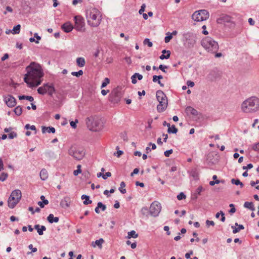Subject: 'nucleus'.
Here are the masks:
<instances>
[{
  "label": "nucleus",
  "instance_id": "56",
  "mask_svg": "<svg viewBox=\"0 0 259 259\" xmlns=\"http://www.w3.org/2000/svg\"><path fill=\"white\" fill-rule=\"evenodd\" d=\"M220 213H221V221L222 222H224L225 221V220H226V218H225V213L222 211H220Z\"/></svg>",
  "mask_w": 259,
  "mask_h": 259
},
{
  "label": "nucleus",
  "instance_id": "3",
  "mask_svg": "<svg viewBox=\"0 0 259 259\" xmlns=\"http://www.w3.org/2000/svg\"><path fill=\"white\" fill-rule=\"evenodd\" d=\"M242 111L246 113H253L259 109V99L256 97H250L241 104Z\"/></svg>",
  "mask_w": 259,
  "mask_h": 259
},
{
  "label": "nucleus",
  "instance_id": "6",
  "mask_svg": "<svg viewBox=\"0 0 259 259\" xmlns=\"http://www.w3.org/2000/svg\"><path fill=\"white\" fill-rule=\"evenodd\" d=\"M22 196L21 192L17 189L13 191L8 200V205L10 208H13L19 202Z\"/></svg>",
  "mask_w": 259,
  "mask_h": 259
},
{
  "label": "nucleus",
  "instance_id": "59",
  "mask_svg": "<svg viewBox=\"0 0 259 259\" xmlns=\"http://www.w3.org/2000/svg\"><path fill=\"white\" fill-rule=\"evenodd\" d=\"M253 167V165L251 163H249L247 165V166H244L243 167V169H250Z\"/></svg>",
  "mask_w": 259,
  "mask_h": 259
},
{
  "label": "nucleus",
  "instance_id": "29",
  "mask_svg": "<svg viewBox=\"0 0 259 259\" xmlns=\"http://www.w3.org/2000/svg\"><path fill=\"white\" fill-rule=\"evenodd\" d=\"M244 206L245 208H248L252 211L255 210V208L254 207V205L252 202H245L244 204Z\"/></svg>",
  "mask_w": 259,
  "mask_h": 259
},
{
  "label": "nucleus",
  "instance_id": "15",
  "mask_svg": "<svg viewBox=\"0 0 259 259\" xmlns=\"http://www.w3.org/2000/svg\"><path fill=\"white\" fill-rule=\"evenodd\" d=\"M62 29L65 32H70L73 29L72 24L70 22H67L61 26Z\"/></svg>",
  "mask_w": 259,
  "mask_h": 259
},
{
  "label": "nucleus",
  "instance_id": "16",
  "mask_svg": "<svg viewBox=\"0 0 259 259\" xmlns=\"http://www.w3.org/2000/svg\"><path fill=\"white\" fill-rule=\"evenodd\" d=\"M104 242V240L103 238H100V239L97 240L95 241L92 242L91 245L94 248H95L97 246L99 247V248L102 249V245Z\"/></svg>",
  "mask_w": 259,
  "mask_h": 259
},
{
  "label": "nucleus",
  "instance_id": "53",
  "mask_svg": "<svg viewBox=\"0 0 259 259\" xmlns=\"http://www.w3.org/2000/svg\"><path fill=\"white\" fill-rule=\"evenodd\" d=\"M167 66H164L163 65H160L159 66V69H160L162 72H165V73L166 72L165 69H167Z\"/></svg>",
  "mask_w": 259,
  "mask_h": 259
},
{
  "label": "nucleus",
  "instance_id": "9",
  "mask_svg": "<svg viewBox=\"0 0 259 259\" xmlns=\"http://www.w3.org/2000/svg\"><path fill=\"white\" fill-rule=\"evenodd\" d=\"M161 210V204L157 201L153 202L149 207L150 214L154 217H157Z\"/></svg>",
  "mask_w": 259,
  "mask_h": 259
},
{
  "label": "nucleus",
  "instance_id": "22",
  "mask_svg": "<svg viewBox=\"0 0 259 259\" xmlns=\"http://www.w3.org/2000/svg\"><path fill=\"white\" fill-rule=\"evenodd\" d=\"M47 220L50 223H58L59 222L58 217H54L53 214H50L47 218Z\"/></svg>",
  "mask_w": 259,
  "mask_h": 259
},
{
  "label": "nucleus",
  "instance_id": "14",
  "mask_svg": "<svg viewBox=\"0 0 259 259\" xmlns=\"http://www.w3.org/2000/svg\"><path fill=\"white\" fill-rule=\"evenodd\" d=\"M4 101L7 105L9 107H13L16 104L15 98L11 95H8L4 97Z\"/></svg>",
  "mask_w": 259,
  "mask_h": 259
},
{
  "label": "nucleus",
  "instance_id": "10",
  "mask_svg": "<svg viewBox=\"0 0 259 259\" xmlns=\"http://www.w3.org/2000/svg\"><path fill=\"white\" fill-rule=\"evenodd\" d=\"M69 155L73 156L74 158L77 160L82 159L85 155L84 150L82 148H76L71 147L69 150Z\"/></svg>",
  "mask_w": 259,
  "mask_h": 259
},
{
  "label": "nucleus",
  "instance_id": "63",
  "mask_svg": "<svg viewBox=\"0 0 259 259\" xmlns=\"http://www.w3.org/2000/svg\"><path fill=\"white\" fill-rule=\"evenodd\" d=\"M202 29H203V31H202V33L205 34V35H207L208 34V31L206 30V27L205 25H203L202 27Z\"/></svg>",
  "mask_w": 259,
  "mask_h": 259
},
{
  "label": "nucleus",
  "instance_id": "58",
  "mask_svg": "<svg viewBox=\"0 0 259 259\" xmlns=\"http://www.w3.org/2000/svg\"><path fill=\"white\" fill-rule=\"evenodd\" d=\"M34 37L36 38L37 40L35 41V42L36 44H38L39 43V41L38 40H39L40 39H41V37L40 36H39L38 34L37 33H35L34 34Z\"/></svg>",
  "mask_w": 259,
  "mask_h": 259
},
{
  "label": "nucleus",
  "instance_id": "24",
  "mask_svg": "<svg viewBox=\"0 0 259 259\" xmlns=\"http://www.w3.org/2000/svg\"><path fill=\"white\" fill-rule=\"evenodd\" d=\"M40 226L39 225H35L34 226V229L37 230V233L39 235H43V231L46 230V228L44 226H41V228H39Z\"/></svg>",
  "mask_w": 259,
  "mask_h": 259
},
{
  "label": "nucleus",
  "instance_id": "8",
  "mask_svg": "<svg viewBox=\"0 0 259 259\" xmlns=\"http://www.w3.org/2000/svg\"><path fill=\"white\" fill-rule=\"evenodd\" d=\"M87 124L90 127V130L95 132L99 131L103 127V125L100 123V121L95 119L92 120L90 118H87Z\"/></svg>",
  "mask_w": 259,
  "mask_h": 259
},
{
  "label": "nucleus",
  "instance_id": "55",
  "mask_svg": "<svg viewBox=\"0 0 259 259\" xmlns=\"http://www.w3.org/2000/svg\"><path fill=\"white\" fill-rule=\"evenodd\" d=\"M172 152H173V151H172V149H170V150H167V151L164 152V155L166 157H169L170 154H171L172 153Z\"/></svg>",
  "mask_w": 259,
  "mask_h": 259
},
{
  "label": "nucleus",
  "instance_id": "28",
  "mask_svg": "<svg viewBox=\"0 0 259 259\" xmlns=\"http://www.w3.org/2000/svg\"><path fill=\"white\" fill-rule=\"evenodd\" d=\"M235 225L238 226L237 228H234L233 226L232 227V228L233 229V233L234 234H236L239 232L241 230L244 229V227L242 225H238L237 223H236Z\"/></svg>",
  "mask_w": 259,
  "mask_h": 259
},
{
  "label": "nucleus",
  "instance_id": "25",
  "mask_svg": "<svg viewBox=\"0 0 259 259\" xmlns=\"http://www.w3.org/2000/svg\"><path fill=\"white\" fill-rule=\"evenodd\" d=\"M76 63L79 67H83L85 65V59L82 57H79L76 59Z\"/></svg>",
  "mask_w": 259,
  "mask_h": 259
},
{
  "label": "nucleus",
  "instance_id": "62",
  "mask_svg": "<svg viewBox=\"0 0 259 259\" xmlns=\"http://www.w3.org/2000/svg\"><path fill=\"white\" fill-rule=\"evenodd\" d=\"M110 91L109 90H102L101 91V94L103 96L106 95L108 93H109Z\"/></svg>",
  "mask_w": 259,
  "mask_h": 259
},
{
  "label": "nucleus",
  "instance_id": "60",
  "mask_svg": "<svg viewBox=\"0 0 259 259\" xmlns=\"http://www.w3.org/2000/svg\"><path fill=\"white\" fill-rule=\"evenodd\" d=\"M124 60L128 64L130 65L132 63V60L130 57H126L124 58Z\"/></svg>",
  "mask_w": 259,
  "mask_h": 259
},
{
  "label": "nucleus",
  "instance_id": "45",
  "mask_svg": "<svg viewBox=\"0 0 259 259\" xmlns=\"http://www.w3.org/2000/svg\"><path fill=\"white\" fill-rule=\"evenodd\" d=\"M144 45H147L149 47H152L153 44L148 38H145L143 41Z\"/></svg>",
  "mask_w": 259,
  "mask_h": 259
},
{
  "label": "nucleus",
  "instance_id": "13",
  "mask_svg": "<svg viewBox=\"0 0 259 259\" xmlns=\"http://www.w3.org/2000/svg\"><path fill=\"white\" fill-rule=\"evenodd\" d=\"M185 38L186 40V46L189 48L193 47L196 43L195 37L191 34H187L185 35Z\"/></svg>",
  "mask_w": 259,
  "mask_h": 259
},
{
  "label": "nucleus",
  "instance_id": "35",
  "mask_svg": "<svg viewBox=\"0 0 259 259\" xmlns=\"http://www.w3.org/2000/svg\"><path fill=\"white\" fill-rule=\"evenodd\" d=\"M20 25H17L14 27L12 30V33L13 34H18L20 32Z\"/></svg>",
  "mask_w": 259,
  "mask_h": 259
},
{
  "label": "nucleus",
  "instance_id": "46",
  "mask_svg": "<svg viewBox=\"0 0 259 259\" xmlns=\"http://www.w3.org/2000/svg\"><path fill=\"white\" fill-rule=\"evenodd\" d=\"M186 195L184 194V193L183 192H181L180 193L179 195H178L177 196V199L179 200H183V199H186Z\"/></svg>",
  "mask_w": 259,
  "mask_h": 259
},
{
  "label": "nucleus",
  "instance_id": "64",
  "mask_svg": "<svg viewBox=\"0 0 259 259\" xmlns=\"http://www.w3.org/2000/svg\"><path fill=\"white\" fill-rule=\"evenodd\" d=\"M113 61V59L112 57L107 58H106V62L108 64H110V63H112Z\"/></svg>",
  "mask_w": 259,
  "mask_h": 259
},
{
  "label": "nucleus",
  "instance_id": "26",
  "mask_svg": "<svg viewBox=\"0 0 259 259\" xmlns=\"http://www.w3.org/2000/svg\"><path fill=\"white\" fill-rule=\"evenodd\" d=\"M167 126L168 127L167 130L168 133L176 134L177 133L178 129L176 127V126L174 125H172L171 126H170V124L168 123Z\"/></svg>",
  "mask_w": 259,
  "mask_h": 259
},
{
  "label": "nucleus",
  "instance_id": "27",
  "mask_svg": "<svg viewBox=\"0 0 259 259\" xmlns=\"http://www.w3.org/2000/svg\"><path fill=\"white\" fill-rule=\"evenodd\" d=\"M37 92L39 94L44 95L47 93V83L38 88Z\"/></svg>",
  "mask_w": 259,
  "mask_h": 259
},
{
  "label": "nucleus",
  "instance_id": "20",
  "mask_svg": "<svg viewBox=\"0 0 259 259\" xmlns=\"http://www.w3.org/2000/svg\"><path fill=\"white\" fill-rule=\"evenodd\" d=\"M55 92V89L52 84L47 83V93L49 95L52 96Z\"/></svg>",
  "mask_w": 259,
  "mask_h": 259
},
{
  "label": "nucleus",
  "instance_id": "51",
  "mask_svg": "<svg viewBox=\"0 0 259 259\" xmlns=\"http://www.w3.org/2000/svg\"><path fill=\"white\" fill-rule=\"evenodd\" d=\"M17 137V134L15 132H11L9 134V138L11 139H12Z\"/></svg>",
  "mask_w": 259,
  "mask_h": 259
},
{
  "label": "nucleus",
  "instance_id": "31",
  "mask_svg": "<svg viewBox=\"0 0 259 259\" xmlns=\"http://www.w3.org/2000/svg\"><path fill=\"white\" fill-rule=\"evenodd\" d=\"M81 199L82 200L85 199L84 201H83V204L85 205H87L89 204L92 203V201L90 200V197L89 196L85 195H82L81 196Z\"/></svg>",
  "mask_w": 259,
  "mask_h": 259
},
{
  "label": "nucleus",
  "instance_id": "18",
  "mask_svg": "<svg viewBox=\"0 0 259 259\" xmlns=\"http://www.w3.org/2000/svg\"><path fill=\"white\" fill-rule=\"evenodd\" d=\"M70 198L68 197H65L64 199L61 201L60 203V205L63 207H68L70 205Z\"/></svg>",
  "mask_w": 259,
  "mask_h": 259
},
{
  "label": "nucleus",
  "instance_id": "34",
  "mask_svg": "<svg viewBox=\"0 0 259 259\" xmlns=\"http://www.w3.org/2000/svg\"><path fill=\"white\" fill-rule=\"evenodd\" d=\"M231 183L233 184H235L236 185H240L241 188H242L243 187V183L241 182L240 180L238 179H233L231 180Z\"/></svg>",
  "mask_w": 259,
  "mask_h": 259
},
{
  "label": "nucleus",
  "instance_id": "38",
  "mask_svg": "<svg viewBox=\"0 0 259 259\" xmlns=\"http://www.w3.org/2000/svg\"><path fill=\"white\" fill-rule=\"evenodd\" d=\"M116 149L117 150V152H116V153H114V155L116 156L117 157L119 158V157H120V156L121 155L123 154V152L122 151L119 150V148L118 146H117L116 147Z\"/></svg>",
  "mask_w": 259,
  "mask_h": 259
},
{
  "label": "nucleus",
  "instance_id": "2",
  "mask_svg": "<svg viewBox=\"0 0 259 259\" xmlns=\"http://www.w3.org/2000/svg\"><path fill=\"white\" fill-rule=\"evenodd\" d=\"M86 18L89 25L96 27L100 24L102 19V15L98 9L91 7L87 10Z\"/></svg>",
  "mask_w": 259,
  "mask_h": 259
},
{
  "label": "nucleus",
  "instance_id": "1",
  "mask_svg": "<svg viewBox=\"0 0 259 259\" xmlns=\"http://www.w3.org/2000/svg\"><path fill=\"white\" fill-rule=\"evenodd\" d=\"M26 73L24 80L30 88L38 86L42 81L44 72L42 66L35 62H32L26 67Z\"/></svg>",
  "mask_w": 259,
  "mask_h": 259
},
{
  "label": "nucleus",
  "instance_id": "40",
  "mask_svg": "<svg viewBox=\"0 0 259 259\" xmlns=\"http://www.w3.org/2000/svg\"><path fill=\"white\" fill-rule=\"evenodd\" d=\"M8 177V175L7 173L3 172L0 176V181L3 182L5 181Z\"/></svg>",
  "mask_w": 259,
  "mask_h": 259
},
{
  "label": "nucleus",
  "instance_id": "42",
  "mask_svg": "<svg viewBox=\"0 0 259 259\" xmlns=\"http://www.w3.org/2000/svg\"><path fill=\"white\" fill-rule=\"evenodd\" d=\"M170 52L169 51H168L167 54L165 55L164 54H162L160 57V59L161 60L164 59H168L170 57Z\"/></svg>",
  "mask_w": 259,
  "mask_h": 259
},
{
  "label": "nucleus",
  "instance_id": "37",
  "mask_svg": "<svg viewBox=\"0 0 259 259\" xmlns=\"http://www.w3.org/2000/svg\"><path fill=\"white\" fill-rule=\"evenodd\" d=\"M14 112L17 115H20L22 113V109L20 106H17L15 108Z\"/></svg>",
  "mask_w": 259,
  "mask_h": 259
},
{
  "label": "nucleus",
  "instance_id": "12",
  "mask_svg": "<svg viewBox=\"0 0 259 259\" xmlns=\"http://www.w3.org/2000/svg\"><path fill=\"white\" fill-rule=\"evenodd\" d=\"M122 96V94L120 89L116 88L112 91L110 95V100L113 103H117L120 101Z\"/></svg>",
  "mask_w": 259,
  "mask_h": 259
},
{
  "label": "nucleus",
  "instance_id": "52",
  "mask_svg": "<svg viewBox=\"0 0 259 259\" xmlns=\"http://www.w3.org/2000/svg\"><path fill=\"white\" fill-rule=\"evenodd\" d=\"M206 225L208 227H209V226H214V223L212 221L207 220L206 221Z\"/></svg>",
  "mask_w": 259,
  "mask_h": 259
},
{
  "label": "nucleus",
  "instance_id": "4",
  "mask_svg": "<svg viewBox=\"0 0 259 259\" xmlns=\"http://www.w3.org/2000/svg\"><path fill=\"white\" fill-rule=\"evenodd\" d=\"M201 45L206 51L211 53H215L219 49L218 42L209 36L202 39Z\"/></svg>",
  "mask_w": 259,
  "mask_h": 259
},
{
  "label": "nucleus",
  "instance_id": "49",
  "mask_svg": "<svg viewBox=\"0 0 259 259\" xmlns=\"http://www.w3.org/2000/svg\"><path fill=\"white\" fill-rule=\"evenodd\" d=\"M111 176V173L110 172H107L105 174H103L102 176V178L103 179L106 180L108 177H110Z\"/></svg>",
  "mask_w": 259,
  "mask_h": 259
},
{
  "label": "nucleus",
  "instance_id": "5",
  "mask_svg": "<svg viewBox=\"0 0 259 259\" xmlns=\"http://www.w3.org/2000/svg\"><path fill=\"white\" fill-rule=\"evenodd\" d=\"M156 98L159 102V104L157 106V111L159 112H163L167 107V99L165 94L161 90L157 91L156 92Z\"/></svg>",
  "mask_w": 259,
  "mask_h": 259
},
{
  "label": "nucleus",
  "instance_id": "39",
  "mask_svg": "<svg viewBox=\"0 0 259 259\" xmlns=\"http://www.w3.org/2000/svg\"><path fill=\"white\" fill-rule=\"evenodd\" d=\"M110 83V79L106 77L104 79V80L102 82L101 88V89L106 87Z\"/></svg>",
  "mask_w": 259,
  "mask_h": 259
},
{
  "label": "nucleus",
  "instance_id": "57",
  "mask_svg": "<svg viewBox=\"0 0 259 259\" xmlns=\"http://www.w3.org/2000/svg\"><path fill=\"white\" fill-rule=\"evenodd\" d=\"M187 85L188 87H193L194 86V82L191 80H188L187 81Z\"/></svg>",
  "mask_w": 259,
  "mask_h": 259
},
{
  "label": "nucleus",
  "instance_id": "19",
  "mask_svg": "<svg viewBox=\"0 0 259 259\" xmlns=\"http://www.w3.org/2000/svg\"><path fill=\"white\" fill-rule=\"evenodd\" d=\"M99 208H101L102 211H105L106 208V206L105 205L103 204L102 202H99L98 203V204H97V206L95 208V212L97 213H100V211L99 210Z\"/></svg>",
  "mask_w": 259,
  "mask_h": 259
},
{
  "label": "nucleus",
  "instance_id": "50",
  "mask_svg": "<svg viewBox=\"0 0 259 259\" xmlns=\"http://www.w3.org/2000/svg\"><path fill=\"white\" fill-rule=\"evenodd\" d=\"M146 8V5L145 4H143L141 7V9H140L139 13L140 14H142L143 13V12L145 11V9Z\"/></svg>",
  "mask_w": 259,
  "mask_h": 259
},
{
  "label": "nucleus",
  "instance_id": "21",
  "mask_svg": "<svg viewBox=\"0 0 259 259\" xmlns=\"http://www.w3.org/2000/svg\"><path fill=\"white\" fill-rule=\"evenodd\" d=\"M39 176L42 180L45 181L47 180L48 178V173L47 170L45 168L42 169L40 172Z\"/></svg>",
  "mask_w": 259,
  "mask_h": 259
},
{
  "label": "nucleus",
  "instance_id": "30",
  "mask_svg": "<svg viewBox=\"0 0 259 259\" xmlns=\"http://www.w3.org/2000/svg\"><path fill=\"white\" fill-rule=\"evenodd\" d=\"M138 237V234L136 233V231L134 230H132L130 232H128L127 233V238L130 239L131 238H136Z\"/></svg>",
  "mask_w": 259,
  "mask_h": 259
},
{
  "label": "nucleus",
  "instance_id": "11",
  "mask_svg": "<svg viewBox=\"0 0 259 259\" xmlns=\"http://www.w3.org/2000/svg\"><path fill=\"white\" fill-rule=\"evenodd\" d=\"M74 28L78 31L83 32L85 31V23L83 18L81 16H75L74 17Z\"/></svg>",
  "mask_w": 259,
  "mask_h": 259
},
{
  "label": "nucleus",
  "instance_id": "33",
  "mask_svg": "<svg viewBox=\"0 0 259 259\" xmlns=\"http://www.w3.org/2000/svg\"><path fill=\"white\" fill-rule=\"evenodd\" d=\"M19 100H21L26 99L30 102L33 101L34 100L32 96H24V95L19 96Z\"/></svg>",
  "mask_w": 259,
  "mask_h": 259
},
{
  "label": "nucleus",
  "instance_id": "61",
  "mask_svg": "<svg viewBox=\"0 0 259 259\" xmlns=\"http://www.w3.org/2000/svg\"><path fill=\"white\" fill-rule=\"evenodd\" d=\"M28 248L30 249H31L32 250V252H35L37 251V248L34 247L33 248V245L32 244H30L29 246H28Z\"/></svg>",
  "mask_w": 259,
  "mask_h": 259
},
{
  "label": "nucleus",
  "instance_id": "36",
  "mask_svg": "<svg viewBox=\"0 0 259 259\" xmlns=\"http://www.w3.org/2000/svg\"><path fill=\"white\" fill-rule=\"evenodd\" d=\"M125 187V184L124 183V182H122L120 185L119 191L122 194H125L126 192V190L125 189H124V188Z\"/></svg>",
  "mask_w": 259,
  "mask_h": 259
},
{
  "label": "nucleus",
  "instance_id": "17",
  "mask_svg": "<svg viewBox=\"0 0 259 259\" xmlns=\"http://www.w3.org/2000/svg\"><path fill=\"white\" fill-rule=\"evenodd\" d=\"M178 33L177 31H173L171 33L168 32L166 34V36L164 38L165 43H168L172 39L173 35H176Z\"/></svg>",
  "mask_w": 259,
  "mask_h": 259
},
{
  "label": "nucleus",
  "instance_id": "32",
  "mask_svg": "<svg viewBox=\"0 0 259 259\" xmlns=\"http://www.w3.org/2000/svg\"><path fill=\"white\" fill-rule=\"evenodd\" d=\"M186 111L188 112V113H190L191 114H192V115H196L197 114V111L196 109H195L194 108H193V107H187L186 108Z\"/></svg>",
  "mask_w": 259,
  "mask_h": 259
},
{
  "label": "nucleus",
  "instance_id": "48",
  "mask_svg": "<svg viewBox=\"0 0 259 259\" xmlns=\"http://www.w3.org/2000/svg\"><path fill=\"white\" fill-rule=\"evenodd\" d=\"M78 120L77 119H75L74 121H72L70 122V124L71 125V126L73 128H76V123H78Z\"/></svg>",
  "mask_w": 259,
  "mask_h": 259
},
{
  "label": "nucleus",
  "instance_id": "7",
  "mask_svg": "<svg viewBox=\"0 0 259 259\" xmlns=\"http://www.w3.org/2000/svg\"><path fill=\"white\" fill-rule=\"evenodd\" d=\"M209 16V13L206 10H201L195 12L192 18L195 21L200 22L207 20Z\"/></svg>",
  "mask_w": 259,
  "mask_h": 259
},
{
  "label": "nucleus",
  "instance_id": "47",
  "mask_svg": "<svg viewBox=\"0 0 259 259\" xmlns=\"http://www.w3.org/2000/svg\"><path fill=\"white\" fill-rule=\"evenodd\" d=\"M71 74L73 76L79 77L83 74V71L82 70H79L78 72H72Z\"/></svg>",
  "mask_w": 259,
  "mask_h": 259
},
{
  "label": "nucleus",
  "instance_id": "54",
  "mask_svg": "<svg viewBox=\"0 0 259 259\" xmlns=\"http://www.w3.org/2000/svg\"><path fill=\"white\" fill-rule=\"evenodd\" d=\"M134 77H137L139 80H141L143 78V76L139 73H136L133 75Z\"/></svg>",
  "mask_w": 259,
  "mask_h": 259
},
{
  "label": "nucleus",
  "instance_id": "44",
  "mask_svg": "<svg viewBox=\"0 0 259 259\" xmlns=\"http://www.w3.org/2000/svg\"><path fill=\"white\" fill-rule=\"evenodd\" d=\"M251 148L254 151L259 152V142L252 145Z\"/></svg>",
  "mask_w": 259,
  "mask_h": 259
},
{
  "label": "nucleus",
  "instance_id": "43",
  "mask_svg": "<svg viewBox=\"0 0 259 259\" xmlns=\"http://www.w3.org/2000/svg\"><path fill=\"white\" fill-rule=\"evenodd\" d=\"M25 128L26 129V130H31L32 131H35V133H36V127L34 125H30V124H26L25 126Z\"/></svg>",
  "mask_w": 259,
  "mask_h": 259
},
{
  "label": "nucleus",
  "instance_id": "41",
  "mask_svg": "<svg viewBox=\"0 0 259 259\" xmlns=\"http://www.w3.org/2000/svg\"><path fill=\"white\" fill-rule=\"evenodd\" d=\"M77 169L76 170H74V171H73V175L74 176H77L79 174H80L81 172V165H78L77 166Z\"/></svg>",
  "mask_w": 259,
  "mask_h": 259
},
{
  "label": "nucleus",
  "instance_id": "23",
  "mask_svg": "<svg viewBox=\"0 0 259 259\" xmlns=\"http://www.w3.org/2000/svg\"><path fill=\"white\" fill-rule=\"evenodd\" d=\"M42 133H45L46 132L48 133H55V128L53 127L42 126Z\"/></svg>",
  "mask_w": 259,
  "mask_h": 259
}]
</instances>
